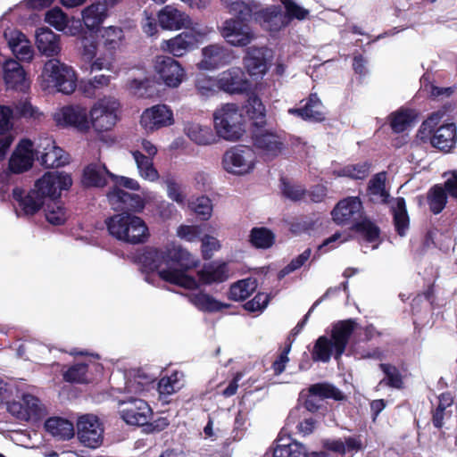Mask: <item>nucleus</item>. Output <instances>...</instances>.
<instances>
[{
    "mask_svg": "<svg viewBox=\"0 0 457 457\" xmlns=\"http://www.w3.org/2000/svg\"><path fill=\"white\" fill-rule=\"evenodd\" d=\"M141 262L145 270L155 271L162 280L189 290L197 289L201 285L222 283L229 277L228 263L219 261L204 265L197 271V279L187 275V271L196 268L200 260L176 244L161 249H147Z\"/></svg>",
    "mask_w": 457,
    "mask_h": 457,
    "instance_id": "obj_1",
    "label": "nucleus"
},
{
    "mask_svg": "<svg viewBox=\"0 0 457 457\" xmlns=\"http://www.w3.org/2000/svg\"><path fill=\"white\" fill-rule=\"evenodd\" d=\"M97 37L84 34L80 37V54L89 62L90 71L115 72L116 54L125 46L126 36L122 28L107 26L98 29Z\"/></svg>",
    "mask_w": 457,
    "mask_h": 457,
    "instance_id": "obj_2",
    "label": "nucleus"
},
{
    "mask_svg": "<svg viewBox=\"0 0 457 457\" xmlns=\"http://www.w3.org/2000/svg\"><path fill=\"white\" fill-rule=\"evenodd\" d=\"M331 214L337 224L352 225V228L361 233L369 242H374L378 237V228L369 220L363 219L362 204L357 196L339 201Z\"/></svg>",
    "mask_w": 457,
    "mask_h": 457,
    "instance_id": "obj_3",
    "label": "nucleus"
},
{
    "mask_svg": "<svg viewBox=\"0 0 457 457\" xmlns=\"http://www.w3.org/2000/svg\"><path fill=\"white\" fill-rule=\"evenodd\" d=\"M354 328L355 323L352 320L335 324L329 337L321 336L316 340L312 351V360L328 362L333 355L338 361L346 348Z\"/></svg>",
    "mask_w": 457,
    "mask_h": 457,
    "instance_id": "obj_4",
    "label": "nucleus"
},
{
    "mask_svg": "<svg viewBox=\"0 0 457 457\" xmlns=\"http://www.w3.org/2000/svg\"><path fill=\"white\" fill-rule=\"evenodd\" d=\"M106 226L112 237L127 244H144L150 237L145 221L141 217L129 212L112 216L107 220Z\"/></svg>",
    "mask_w": 457,
    "mask_h": 457,
    "instance_id": "obj_5",
    "label": "nucleus"
},
{
    "mask_svg": "<svg viewBox=\"0 0 457 457\" xmlns=\"http://www.w3.org/2000/svg\"><path fill=\"white\" fill-rule=\"evenodd\" d=\"M38 79L44 90H55L70 95L77 87L75 70L57 58L49 59L45 62Z\"/></svg>",
    "mask_w": 457,
    "mask_h": 457,
    "instance_id": "obj_6",
    "label": "nucleus"
},
{
    "mask_svg": "<svg viewBox=\"0 0 457 457\" xmlns=\"http://www.w3.org/2000/svg\"><path fill=\"white\" fill-rule=\"evenodd\" d=\"M213 128L217 138L237 141L245 133L244 117L235 104H225L217 108L212 114Z\"/></svg>",
    "mask_w": 457,
    "mask_h": 457,
    "instance_id": "obj_7",
    "label": "nucleus"
},
{
    "mask_svg": "<svg viewBox=\"0 0 457 457\" xmlns=\"http://www.w3.org/2000/svg\"><path fill=\"white\" fill-rule=\"evenodd\" d=\"M212 29L200 23H195L186 31L181 32L170 39H164L160 44V49L172 57H183L187 53L196 49L203 43Z\"/></svg>",
    "mask_w": 457,
    "mask_h": 457,
    "instance_id": "obj_8",
    "label": "nucleus"
},
{
    "mask_svg": "<svg viewBox=\"0 0 457 457\" xmlns=\"http://www.w3.org/2000/svg\"><path fill=\"white\" fill-rule=\"evenodd\" d=\"M119 101L112 96H104L97 100L87 112L89 130L92 129L98 136L112 130L118 122Z\"/></svg>",
    "mask_w": 457,
    "mask_h": 457,
    "instance_id": "obj_9",
    "label": "nucleus"
},
{
    "mask_svg": "<svg viewBox=\"0 0 457 457\" xmlns=\"http://www.w3.org/2000/svg\"><path fill=\"white\" fill-rule=\"evenodd\" d=\"M257 162V154L253 147L236 145L225 151L221 167L231 175L242 177L253 172Z\"/></svg>",
    "mask_w": 457,
    "mask_h": 457,
    "instance_id": "obj_10",
    "label": "nucleus"
},
{
    "mask_svg": "<svg viewBox=\"0 0 457 457\" xmlns=\"http://www.w3.org/2000/svg\"><path fill=\"white\" fill-rule=\"evenodd\" d=\"M153 71L157 82L170 88L179 87L186 79L181 63L168 55H156L153 60Z\"/></svg>",
    "mask_w": 457,
    "mask_h": 457,
    "instance_id": "obj_11",
    "label": "nucleus"
},
{
    "mask_svg": "<svg viewBox=\"0 0 457 457\" xmlns=\"http://www.w3.org/2000/svg\"><path fill=\"white\" fill-rule=\"evenodd\" d=\"M117 412L120 418L130 426H144L152 417V409L143 399L124 396L117 400Z\"/></svg>",
    "mask_w": 457,
    "mask_h": 457,
    "instance_id": "obj_12",
    "label": "nucleus"
},
{
    "mask_svg": "<svg viewBox=\"0 0 457 457\" xmlns=\"http://www.w3.org/2000/svg\"><path fill=\"white\" fill-rule=\"evenodd\" d=\"M7 411L22 421L37 422L47 415L46 405L37 396L22 394L19 401L7 403Z\"/></svg>",
    "mask_w": 457,
    "mask_h": 457,
    "instance_id": "obj_13",
    "label": "nucleus"
},
{
    "mask_svg": "<svg viewBox=\"0 0 457 457\" xmlns=\"http://www.w3.org/2000/svg\"><path fill=\"white\" fill-rule=\"evenodd\" d=\"M72 185L71 176L62 171H47L37 179L34 188L47 201H54L60 198L62 191L68 190Z\"/></svg>",
    "mask_w": 457,
    "mask_h": 457,
    "instance_id": "obj_14",
    "label": "nucleus"
},
{
    "mask_svg": "<svg viewBox=\"0 0 457 457\" xmlns=\"http://www.w3.org/2000/svg\"><path fill=\"white\" fill-rule=\"evenodd\" d=\"M220 32L224 40L235 47L247 46L257 38L256 33L248 24L235 18L226 20Z\"/></svg>",
    "mask_w": 457,
    "mask_h": 457,
    "instance_id": "obj_15",
    "label": "nucleus"
},
{
    "mask_svg": "<svg viewBox=\"0 0 457 457\" xmlns=\"http://www.w3.org/2000/svg\"><path fill=\"white\" fill-rule=\"evenodd\" d=\"M56 125L72 127L82 133L89 131L87 111L81 105H66L53 113Z\"/></svg>",
    "mask_w": 457,
    "mask_h": 457,
    "instance_id": "obj_16",
    "label": "nucleus"
},
{
    "mask_svg": "<svg viewBox=\"0 0 457 457\" xmlns=\"http://www.w3.org/2000/svg\"><path fill=\"white\" fill-rule=\"evenodd\" d=\"M174 123L173 111L167 104L153 105L145 109L140 117V125L148 133L170 127Z\"/></svg>",
    "mask_w": 457,
    "mask_h": 457,
    "instance_id": "obj_17",
    "label": "nucleus"
},
{
    "mask_svg": "<svg viewBox=\"0 0 457 457\" xmlns=\"http://www.w3.org/2000/svg\"><path fill=\"white\" fill-rule=\"evenodd\" d=\"M35 154L40 163L46 168H58L69 163V154H66L51 137L40 138Z\"/></svg>",
    "mask_w": 457,
    "mask_h": 457,
    "instance_id": "obj_18",
    "label": "nucleus"
},
{
    "mask_svg": "<svg viewBox=\"0 0 457 457\" xmlns=\"http://www.w3.org/2000/svg\"><path fill=\"white\" fill-rule=\"evenodd\" d=\"M253 141L254 148L266 161L277 158L286 149L285 137L280 134L271 131L256 133L253 137Z\"/></svg>",
    "mask_w": 457,
    "mask_h": 457,
    "instance_id": "obj_19",
    "label": "nucleus"
},
{
    "mask_svg": "<svg viewBox=\"0 0 457 457\" xmlns=\"http://www.w3.org/2000/svg\"><path fill=\"white\" fill-rule=\"evenodd\" d=\"M80 442L87 447L97 448L103 442L104 428L99 419L93 414H85L77 422Z\"/></svg>",
    "mask_w": 457,
    "mask_h": 457,
    "instance_id": "obj_20",
    "label": "nucleus"
},
{
    "mask_svg": "<svg viewBox=\"0 0 457 457\" xmlns=\"http://www.w3.org/2000/svg\"><path fill=\"white\" fill-rule=\"evenodd\" d=\"M202 59L197 68L204 71H213L230 63L235 55L233 51L220 44H212L201 51Z\"/></svg>",
    "mask_w": 457,
    "mask_h": 457,
    "instance_id": "obj_21",
    "label": "nucleus"
},
{
    "mask_svg": "<svg viewBox=\"0 0 457 457\" xmlns=\"http://www.w3.org/2000/svg\"><path fill=\"white\" fill-rule=\"evenodd\" d=\"M157 21L162 29L170 31L187 29L196 23L193 22L187 13L170 4L165 5L158 12Z\"/></svg>",
    "mask_w": 457,
    "mask_h": 457,
    "instance_id": "obj_22",
    "label": "nucleus"
},
{
    "mask_svg": "<svg viewBox=\"0 0 457 457\" xmlns=\"http://www.w3.org/2000/svg\"><path fill=\"white\" fill-rule=\"evenodd\" d=\"M219 89L229 94H240L250 88V82L240 67H231L218 76Z\"/></svg>",
    "mask_w": 457,
    "mask_h": 457,
    "instance_id": "obj_23",
    "label": "nucleus"
},
{
    "mask_svg": "<svg viewBox=\"0 0 457 457\" xmlns=\"http://www.w3.org/2000/svg\"><path fill=\"white\" fill-rule=\"evenodd\" d=\"M267 53L266 47L251 46L246 49L243 62L249 76L262 79L267 73L270 67Z\"/></svg>",
    "mask_w": 457,
    "mask_h": 457,
    "instance_id": "obj_24",
    "label": "nucleus"
},
{
    "mask_svg": "<svg viewBox=\"0 0 457 457\" xmlns=\"http://www.w3.org/2000/svg\"><path fill=\"white\" fill-rule=\"evenodd\" d=\"M45 21L57 31L71 37L79 35L81 31L79 20L69 16L60 8L54 7L45 13Z\"/></svg>",
    "mask_w": 457,
    "mask_h": 457,
    "instance_id": "obj_25",
    "label": "nucleus"
},
{
    "mask_svg": "<svg viewBox=\"0 0 457 457\" xmlns=\"http://www.w3.org/2000/svg\"><path fill=\"white\" fill-rule=\"evenodd\" d=\"M4 36L9 48L17 59L22 62H30L33 59V47L22 32L16 29L8 28L4 30Z\"/></svg>",
    "mask_w": 457,
    "mask_h": 457,
    "instance_id": "obj_26",
    "label": "nucleus"
},
{
    "mask_svg": "<svg viewBox=\"0 0 457 457\" xmlns=\"http://www.w3.org/2000/svg\"><path fill=\"white\" fill-rule=\"evenodd\" d=\"M35 154L33 143L28 139L21 140L9 160V171L18 174L28 170L33 164Z\"/></svg>",
    "mask_w": 457,
    "mask_h": 457,
    "instance_id": "obj_27",
    "label": "nucleus"
},
{
    "mask_svg": "<svg viewBox=\"0 0 457 457\" xmlns=\"http://www.w3.org/2000/svg\"><path fill=\"white\" fill-rule=\"evenodd\" d=\"M35 37L37 48L42 55L54 58L61 54V37L49 28L37 29Z\"/></svg>",
    "mask_w": 457,
    "mask_h": 457,
    "instance_id": "obj_28",
    "label": "nucleus"
},
{
    "mask_svg": "<svg viewBox=\"0 0 457 457\" xmlns=\"http://www.w3.org/2000/svg\"><path fill=\"white\" fill-rule=\"evenodd\" d=\"M184 134L194 144L206 146L218 142L215 131L209 126L196 121H187L184 124Z\"/></svg>",
    "mask_w": 457,
    "mask_h": 457,
    "instance_id": "obj_29",
    "label": "nucleus"
},
{
    "mask_svg": "<svg viewBox=\"0 0 457 457\" xmlns=\"http://www.w3.org/2000/svg\"><path fill=\"white\" fill-rule=\"evenodd\" d=\"M255 21L266 30L277 32L288 25L279 6L272 5L255 13Z\"/></svg>",
    "mask_w": 457,
    "mask_h": 457,
    "instance_id": "obj_30",
    "label": "nucleus"
},
{
    "mask_svg": "<svg viewBox=\"0 0 457 457\" xmlns=\"http://www.w3.org/2000/svg\"><path fill=\"white\" fill-rule=\"evenodd\" d=\"M12 197L18 203L20 211L25 215L35 214L46 203L34 187L27 193L20 187H15L12 190Z\"/></svg>",
    "mask_w": 457,
    "mask_h": 457,
    "instance_id": "obj_31",
    "label": "nucleus"
},
{
    "mask_svg": "<svg viewBox=\"0 0 457 457\" xmlns=\"http://www.w3.org/2000/svg\"><path fill=\"white\" fill-rule=\"evenodd\" d=\"M3 78L8 87L18 90H25L29 87L23 68L12 59H9L4 63Z\"/></svg>",
    "mask_w": 457,
    "mask_h": 457,
    "instance_id": "obj_32",
    "label": "nucleus"
},
{
    "mask_svg": "<svg viewBox=\"0 0 457 457\" xmlns=\"http://www.w3.org/2000/svg\"><path fill=\"white\" fill-rule=\"evenodd\" d=\"M112 176L104 163L91 162L83 170L82 184L87 187H103Z\"/></svg>",
    "mask_w": 457,
    "mask_h": 457,
    "instance_id": "obj_33",
    "label": "nucleus"
},
{
    "mask_svg": "<svg viewBox=\"0 0 457 457\" xmlns=\"http://www.w3.org/2000/svg\"><path fill=\"white\" fill-rule=\"evenodd\" d=\"M457 139V129L454 123H446L436 128L432 137V145L443 152H449L454 147Z\"/></svg>",
    "mask_w": 457,
    "mask_h": 457,
    "instance_id": "obj_34",
    "label": "nucleus"
},
{
    "mask_svg": "<svg viewBox=\"0 0 457 457\" xmlns=\"http://www.w3.org/2000/svg\"><path fill=\"white\" fill-rule=\"evenodd\" d=\"M107 7L105 3H95L81 12L82 21L89 30L96 29L107 17Z\"/></svg>",
    "mask_w": 457,
    "mask_h": 457,
    "instance_id": "obj_35",
    "label": "nucleus"
},
{
    "mask_svg": "<svg viewBox=\"0 0 457 457\" xmlns=\"http://www.w3.org/2000/svg\"><path fill=\"white\" fill-rule=\"evenodd\" d=\"M131 154L136 162L140 178L149 182H157L160 179V174L154 167V159L145 157L139 150L131 151Z\"/></svg>",
    "mask_w": 457,
    "mask_h": 457,
    "instance_id": "obj_36",
    "label": "nucleus"
},
{
    "mask_svg": "<svg viewBox=\"0 0 457 457\" xmlns=\"http://www.w3.org/2000/svg\"><path fill=\"white\" fill-rule=\"evenodd\" d=\"M45 428L53 436L59 439L67 440L74 436L73 423L60 417H52L46 420Z\"/></svg>",
    "mask_w": 457,
    "mask_h": 457,
    "instance_id": "obj_37",
    "label": "nucleus"
},
{
    "mask_svg": "<svg viewBox=\"0 0 457 457\" xmlns=\"http://www.w3.org/2000/svg\"><path fill=\"white\" fill-rule=\"evenodd\" d=\"M390 126L394 132L402 133L415 124L416 112L413 110L401 108L389 116Z\"/></svg>",
    "mask_w": 457,
    "mask_h": 457,
    "instance_id": "obj_38",
    "label": "nucleus"
},
{
    "mask_svg": "<svg viewBox=\"0 0 457 457\" xmlns=\"http://www.w3.org/2000/svg\"><path fill=\"white\" fill-rule=\"evenodd\" d=\"M190 303L198 310L205 312H216L228 307V304L221 303L209 294L199 292L188 295Z\"/></svg>",
    "mask_w": 457,
    "mask_h": 457,
    "instance_id": "obj_39",
    "label": "nucleus"
},
{
    "mask_svg": "<svg viewBox=\"0 0 457 457\" xmlns=\"http://www.w3.org/2000/svg\"><path fill=\"white\" fill-rule=\"evenodd\" d=\"M386 173L379 172L376 174L369 182L368 195L370 201L374 203H385L389 196L386 190Z\"/></svg>",
    "mask_w": 457,
    "mask_h": 457,
    "instance_id": "obj_40",
    "label": "nucleus"
},
{
    "mask_svg": "<svg viewBox=\"0 0 457 457\" xmlns=\"http://www.w3.org/2000/svg\"><path fill=\"white\" fill-rule=\"evenodd\" d=\"M246 113L257 127L266 123V109L262 100L256 96H250L245 106Z\"/></svg>",
    "mask_w": 457,
    "mask_h": 457,
    "instance_id": "obj_41",
    "label": "nucleus"
},
{
    "mask_svg": "<svg viewBox=\"0 0 457 457\" xmlns=\"http://www.w3.org/2000/svg\"><path fill=\"white\" fill-rule=\"evenodd\" d=\"M323 445L329 451L345 455L360 449L361 443L356 438L347 437L345 441L342 439H327L323 442Z\"/></svg>",
    "mask_w": 457,
    "mask_h": 457,
    "instance_id": "obj_42",
    "label": "nucleus"
},
{
    "mask_svg": "<svg viewBox=\"0 0 457 457\" xmlns=\"http://www.w3.org/2000/svg\"><path fill=\"white\" fill-rule=\"evenodd\" d=\"M257 287L255 278H248L234 283L230 287L229 297L234 301L246 299Z\"/></svg>",
    "mask_w": 457,
    "mask_h": 457,
    "instance_id": "obj_43",
    "label": "nucleus"
},
{
    "mask_svg": "<svg viewBox=\"0 0 457 457\" xmlns=\"http://www.w3.org/2000/svg\"><path fill=\"white\" fill-rule=\"evenodd\" d=\"M395 229L400 236H404L409 228V216L403 198H397L393 207Z\"/></svg>",
    "mask_w": 457,
    "mask_h": 457,
    "instance_id": "obj_44",
    "label": "nucleus"
},
{
    "mask_svg": "<svg viewBox=\"0 0 457 457\" xmlns=\"http://www.w3.org/2000/svg\"><path fill=\"white\" fill-rule=\"evenodd\" d=\"M228 8L229 12L244 21L251 16L255 6L253 0H221Z\"/></svg>",
    "mask_w": 457,
    "mask_h": 457,
    "instance_id": "obj_45",
    "label": "nucleus"
},
{
    "mask_svg": "<svg viewBox=\"0 0 457 457\" xmlns=\"http://www.w3.org/2000/svg\"><path fill=\"white\" fill-rule=\"evenodd\" d=\"M325 119L324 107L316 94L310 96L304 105L303 120L311 121H321Z\"/></svg>",
    "mask_w": 457,
    "mask_h": 457,
    "instance_id": "obj_46",
    "label": "nucleus"
},
{
    "mask_svg": "<svg viewBox=\"0 0 457 457\" xmlns=\"http://www.w3.org/2000/svg\"><path fill=\"white\" fill-rule=\"evenodd\" d=\"M183 378L182 372L175 371L170 376L161 378L158 383L159 393L163 395H170L177 392L184 386Z\"/></svg>",
    "mask_w": 457,
    "mask_h": 457,
    "instance_id": "obj_47",
    "label": "nucleus"
},
{
    "mask_svg": "<svg viewBox=\"0 0 457 457\" xmlns=\"http://www.w3.org/2000/svg\"><path fill=\"white\" fill-rule=\"evenodd\" d=\"M154 378L141 372H137L126 382V391L129 394H142L153 386Z\"/></svg>",
    "mask_w": 457,
    "mask_h": 457,
    "instance_id": "obj_48",
    "label": "nucleus"
},
{
    "mask_svg": "<svg viewBox=\"0 0 457 457\" xmlns=\"http://www.w3.org/2000/svg\"><path fill=\"white\" fill-rule=\"evenodd\" d=\"M273 457H308L305 446L296 441L287 445H278L273 450Z\"/></svg>",
    "mask_w": 457,
    "mask_h": 457,
    "instance_id": "obj_49",
    "label": "nucleus"
},
{
    "mask_svg": "<svg viewBox=\"0 0 457 457\" xmlns=\"http://www.w3.org/2000/svg\"><path fill=\"white\" fill-rule=\"evenodd\" d=\"M441 119L440 113L431 114L426 120L422 122L418 132L417 138L423 143L429 142L432 145V137L436 128L438 126Z\"/></svg>",
    "mask_w": 457,
    "mask_h": 457,
    "instance_id": "obj_50",
    "label": "nucleus"
},
{
    "mask_svg": "<svg viewBox=\"0 0 457 457\" xmlns=\"http://www.w3.org/2000/svg\"><path fill=\"white\" fill-rule=\"evenodd\" d=\"M309 394L319 398V400L332 398L339 401L344 398L341 391L327 383H318L311 386L309 388Z\"/></svg>",
    "mask_w": 457,
    "mask_h": 457,
    "instance_id": "obj_51",
    "label": "nucleus"
},
{
    "mask_svg": "<svg viewBox=\"0 0 457 457\" xmlns=\"http://www.w3.org/2000/svg\"><path fill=\"white\" fill-rule=\"evenodd\" d=\"M274 234L266 228H253L250 234V242L256 248H269L274 243Z\"/></svg>",
    "mask_w": 457,
    "mask_h": 457,
    "instance_id": "obj_52",
    "label": "nucleus"
},
{
    "mask_svg": "<svg viewBox=\"0 0 457 457\" xmlns=\"http://www.w3.org/2000/svg\"><path fill=\"white\" fill-rule=\"evenodd\" d=\"M46 219L53 225H62L67 220V212L62 204L57 200L46 203Z\"/></svg>",
    "mask_w": 457,
    "mask_h": 457,
    "instance_id": "obj_53",
    "label": "nucleus"
},
{
    "mask_svg": "<svg viewBox=\"0 0 457 457\" xmlns=\"http://www.w3.org/2000/svg\"><path fill=\"white\" fill-rule=\"evenodd\" d=\"M370 164L361 162L357 164H349L335 171L337 177H347L353 179H363L370 173Z\"/></svg>",
    "mask_w": 457,
    "mask_h": 457,
    "instance_id": "obj_54",
    "label": "nucleus"
},
{
    "mask_svg": "<svg viewBox=\"0 0 457 457\" xmlns=\"http://www.w3.org/2000/svg\"><path fill=\"white\" fill-rule=\"evenodd\" d=\"M162 181L166 186L168 197L177 204L183 205L186 196L181 191L180 185L178 183L175 176L171 173H166L162 177Z\"/></svg>",
    "mask_w": 457,
    "mask_h": 457,
    "instance_id": "obj_55",
    "label": "nucleus"
},
{
    "mask_svg": "<svg viewBox=\"0 0 457 457\" xmlns=\"http://www.w3.org/2000/svg\"><path fill=\"white\" fill-rule=\"evenodd\" d=\"M189 207L202 220H208L212 217V204L207 196L202 195L192 199Z\"/></svg>",
    "mask_w": 457,
    "mask_h": 457,
    "instance_id": "obj_56",
    "label": "nucleus"
},
{
    "mask_svg": "<svg viewBox=\"0 0 457 457\" xmlns=\"http://www.w3.org/2000/svg\"><path fill=\"white\" fill-rule=\"evenodd\" d=\"M447 196L442 187L436 186L430 189L428 195V202L432 212L437 214L445 206Z\"/></svg>",
    "mask_w": 457,
    "mask_h": 457,
    "instance_id": "obj_57",
    "label": "nucleus"
},
{
    "mask_svg": "<svg viewBox=\"0 0 457 457\" xmlns=\"http://www.w3.org/2000/svg\"><path fill=\"white\" fill-rule=\"evenodd\" d=\"M286 10L287 21L289 22L290 20L296 19L298 21H303L308 18L310 12L309 10L299 5L295 0H280Z\"/></svg>",
    "mask_w": 457,
    "mask_h": 457,
    "instance_id": "obj_58",
    "label": "nucleus"
},
{
    "mask_svg": "<svg viewBox=\"0 0 457 457\" xmlns=\"http://www.w3.org/2000/svg\"><path fill=\"white\" fill-rule=\"evenodd\" d=\"M195 87L204 96L213 95L219 89L218 77L200 75L196 78Z\"/></svg>",
    "mask_w": 457,
    "mask_h": 457,
    "instance_id": "obj_59",
    "label": "nucleus"
},
{
    "mask_svg": "<svg viewBox=\"0 0 457 457\" xmlns=\"http://www.w3.org/2000/svg\"><path fill=\"white\" fill-rule=\"evenodd\" d=\"M200 240L201 253L204 260L211 259L221 248L220 241L213 236L204 235Z\"/></svg>",
    "mask_w": 457,
    "mask_h": 457,
    "instance_id": "obj_60",
    "label": "nucleus"
},
{
    "mask_svg": "<svg viewBox=\"0 0 457 457\" xmlns=\"http://www.w3.org/2000/svg\"><path fill=\"white\" fill-rule=\"evenodd\" d=\"M15 111L21 117L33 120H39L43 116V113L38 110V108L32 105L28 99L21 100L16 104Z\"/></svg>",
    "mask_w": 457,
    "mask_h": 457,
    "instance_id": "obj_61",
    "label": "nucleus"
},
{
    "mask_svg": "<svg viewBox=\"0 0 457 457\" xmlns=\"http://www.w3.org/2000/svg\"><path fill=\"white\" fill-rule=\"evenodd\" d=\"M202 232V227L198 225H180L177 228V236L190 243L198 241Z\"/></svg>",
    "mask_w": 457,
    "mask_h": 457,
    "instance_id": "obj_62",
    "label": "nucleus"
},
{
    "mask_svg": "<svg viewBox=\"0 0 457 457\" xmlns=\"http://www.w3.org/2000/svg\"><path fill=\"white\" fill-rule=\"evenodd\" d=\"M87 367L84 363H78L71 367L64 373V379L70 382L83 383L87 381Z\"/></svg>",
    "mask_w": 457,
    "mask_h": 457,
    "instance_id": "obj_63",
    "label": "nucleus"
},
{
    "mask_svg": "<svg viewBox=\"0 0 457 457\" xmlns=\"http://www.w3.org/2000/svg\"><path fill=\"white\" fill-rule=\"evenodd\" d=\"M108 201L114 210H123L126 208L129 193L120 188L115 187L107 195Z\"/></svg>",
    "mask_w": 457,
    "mask_h": 457,
    "instance_id": "obj_64",
    "label": "nucleus"
}]
</instances>
